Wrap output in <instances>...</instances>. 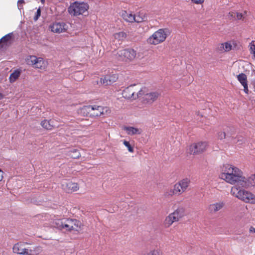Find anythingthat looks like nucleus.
Instances as JSON below:
<instances>
[{"label":"nucleus","mask_w":255,"mask_h":255,"mask_svg":"<svg viewBox=\"0 0 255 255\" xmlns=\"http://www.w3.org/2000/svg\"><path fill=\"white\" fill-rule=\"evenodd\" d=\"M223 171L221 175V178L229 183L236 185L232 188L231 194L246 203L255 204V196L240 188L254 186L255 185V173L247 178L243 176V172L240 169L228 164L224 165Z\"/></svg>","instance_id":"f257e3e1"},{"label":"nucleus","mask_w":255,"mask_h":255,"mask_svg":"<svg viewBox=\"0 0 255 255\" xmlns=\"http://www.w3.org/2000/svg\"><path fill=\"white\" fill-rule=\"evenodd\" d=\"M55 227L60 230L69 231H77V228L80 226L81 223L76 219H62L55 220Z\"/></svg>","instance_id":"f03ea898"},{"label":"nucleus","mask_w":255,"mask_h":255,"mask_svg":"<svg viewBox=\"0 0 255 255\" xmlns=\"http://www.w3.org/2000/svg\"><path fill=\"white\" fill-rule=\"evenodd\" d=\"M170 34V30L168 28L159 29L147 39V42L150 44L157 45L164 41Z\"/></svg>","instance_id":"7ed1b4c3"},{"label":"nucleus","mask_w":255,"mask_h":255,"mask_svg":"<svg viewBox=\"0 0 255 255\" xmlns=\"http://www.w3.org/2000/svg\"><path fill=\"white\" fill-rule=\"evenodd\" d=\"M184 213L185 211L183 208H178L173 213H170L166 217L164 221L165 227L168 228L173 223L179 221L184 216Z\"/></svg>","instance_id":"20e7f679"},{"label":"nucleus","mask_w":255,"mask_h":255,"mask_svg":"<svg viewBox=\"0 0 255 255\" xmlns=\"http://www.w3.org/2000/svg\"><path fill=\"white\" fill-rule=\"evenodd\" d=\"M88 8L89 5L87 3L75 1L70 4L68 10L70 14L77 16L84 13Z\"/></svg>","instance_id":"39448f33"},{"label":"nucleus","mask_w":255,"mask_h":255,"mask_svg":"<svg viewBox=\"0 0 255 255\" xmlns=\"http://www.w3.org/2000/svg\"><path fill=\"white\" fill-rule=\"evenodd\" d=\"M136 55V51L133 49H125L119 50L116 55L119 61L130 62L133 60Z\"/></svg>","instance_id":"423d86ee"},{"label":"nucleus","mask_w":255,"mask_h":255,"mask_svg":"<svg viewBox=\"0 0 255 255\" xmlns=\"http://www.w3.org/2000/svg\"><path fill=\"white\" fill-rule=\"evenodd\" d=\"M28 65L32 66L35 68L44 69L46 68L47 63L42 58L37 57L35 56H29L26 59Z\"/></svg>","instance_id":"0eeeda50"},{"label":"nucleus","mask_w":255,"mask_h":255,"mask_svg":"<svg viewBox=\"0 0 255 255\" xmlns=\"http://www.w3.org/2000/svg\"><path fill=\"white\" fill-rule=\"evenodd\" d=\"M135 86V84L131 85L127 87L122 93L124 98L128 99L135 100L138 97L142 96L143 94V90L141 89L136 94L134 91L133 87Z\"/></svg>","instance_id":"6e6552de"},{"label":"nucleus","mask_w":255,"mask_h":255,"mask_svg":"<svg viewBox=\"0 0 255 255\" xmlns=\"http://www.w3.org/2000/svg\"><path fill=\"white\" fill-rule=\"evenodd\" d=\"M25 244L27 243L19 242L15 244L12 248L13 253L21 255H36L38 254L34 250L26 249L24 247Z\"/></svg>","instance_id":"1a4fd4ad"},{"label":"nucleus","mask_w":255,"mask_h":255,"mask_svg":"<svg viewBox=\"0 0 255 255\" xmlns=\"http://www.w3.org/2000/svg\"><path fill=\"white\" fill-rule=\"evenodd\" d=\"M190 180L188 178H185L176 183L173 186V189L176 195H180L184 192L189 186Z\"/></svg>","instance_id":"9d476101"},{"label":"nucleus","mask_w":255,"mask_h":255,"mask_svg":"<svg viewBox=\"0 0 255 255\" xmlns=\"http://www.w3.org/2000/svg\"><path fill=\"white\" fill-rule=\"evenodd\" d=\"M207 143L206 142L200 141L193 143L189 147L190 154H198L204 152L207 147Z\"/></svg>","instance_id":"9b49d317"},{"label":"nucleus","mask_w":255,"mask_h":255,"mask_svg":"<svg viewBox=\"0 0 255 255\" xmlns=\"http://www.w3.org/2000/svg\"><path fill=\"white\" fill-rule=\"evenodd\" d=\"M50 28L53 32L60 33L67 31L68 25L63 22H55L50 25Z\"/></svg>","instance_id":"f8f14e48"},{"label":"nucleus","mask_w":255,"mask_h":255,"mask_svg":"<svg viewBox=\"0 0 255 255\" xmlns=\"http://www.w3.org/2000/svg\"><path fill=\"white\" fill-rule=\"evenodd\" d=\"M143 102L144 103L151 104L155 102L160 95L158 92H151L144 94L143 92Z\"/></svg>","instance_id":"ddd939ff"},{"label":"nucleus","mask_w":255,"mask_h":255,"mask_svg":"<svg viewBox=\"0 0 255 255\" xmlns=\"http://www.w3.org/2000/svg\"><path fill=\"white\" fill-rule=\"evenodd\" d=\"M93 107L92 109V117H99L104 115L105 114L109 113V109L107 107L97 106L96 105H92Z\"/></svg>","instance_id":"4468645a"},{"label":"nucleus","mask_w":255,"mask_h":255,"mask_svg":"<svg viewBox=\"0 0 255 255\" xmlns=\"http://www.w3.org/2000/svg\"><path fill=\"white\" fill-rule=\"evenodd\" d=\"M63 189L68 193L76 191L79 189L77 183L71 181H65L62 184Z\"/></svg>","instance_id":"2eb2a0df"},{"label":"nucleus","mask_w":255,"mask_h":255,"mask_svg":"<svg viewBox=\"0 0 255 255\" xmlns=\"http://www.w3.org/2000/svg\"><path fill=\"white\" fill-rule=\"evenodd\" d=\"M118 78L116 74L107 75L101 78V82L105 85H109L116 82Z\"/></svg>","instance_id":"dca6fc26"},{"label":"nucleus","mask_w":255,"mask_h":255,"mask_svg":"<svg viewBox=\"0 0 255 255\" xmlns=\"http://www.w3.org/2000/svg\"><path fill=\"white\" fill-rule=\"evenodd\" d=\"M225 205L224 202H219L211 204L208 206V211L211 213H215L220 211Z\"/></svg>","instance_id":"f3484780"},{"label":"nucleus","mask_w":255,"mask_h":255,"mask_svg":"<svg viewBox=\"0 0 255 255\" xmlns=\"http://www.w3.org/2000/svg\"><path fill=\"white\" fill-rule=\"evenodd\" d=\"M124 129L127 132L128 134L130 135L140 134L141 133V129L132 127H125L124 128Z\"/></svg>","instance_id":"a211bd4d"},{"label":"nucleus","mask_w":255,"mask_h":255,"mask_svg":"<svg viewBox=\"0 0 255 255\" xmlns=\"http://www.w3.org/2000/svg\"><path fill=\"white\" fill-rule=\"evenodd\" d=\"M92 105L85 106L83 107L80 110V113L84 116L92 117Z\"/></svg>","instance_id":"6ab92c4d"},{"label":"nucleus","mask_w":255,"mask_h":255,"mask_svg":"<svg viewBox=\"0 0 255 255\" xmlns=\"http://www.w3.org/2000/svg\"><path fill=\"white\" fill-rule=\"evenodd\" d=\"M233 132H234V131H232V132L230 134H229L228 132L226 133L225 132H222V131L219 132L218 133V137L219 139H220L221 140L226 138V140L228 142H229V141H231V135H233Z\"/></svg>","instance_id":"aec40b11"},{"label":"nucleus","mask_w":255,"mask_h":255,"mask_svg":"<svg viewBox=\"0 0 255 255\" xmlns=\"http://www.w3.org/2000/svg\"><path fill=\"white\" fill-rule=\"evenodd\" d=\"M134 15L131 13L127 12L126 11H124L122 12V16L123 18L127 21L129 22H134Z\"/></svg>","instance_id":"412c9836"},{"label":"nucleus","mask_w":255,"mask_h":255,"mask_svg":"<svg viewBox=\"0 0 255 255\" xmlns=\"http://www.w3.org/2000/svg\"><path fill=\"white\" fill-rule=\"evenodd\" d=\"M134 21L139 23L146 19V16L143 12H139L138 14L134 15Z\"/></svg>","instance_id":"4be33fe9"},{"label":"nucleus","mask_w":255,"mask_h":255,"mask_svg":"<svg viewBox=\"0 0 255 255\" xmlns=\"http://www.w3.org/2000/svg\"><path fill=\"white\" fill-rule=\"evenodd\" d=\"M231 141L230 142L233 143L238 144V145L242 144L245 141L244 138L241 136H238L234 138L233 136L231 135Z\"/></svg>","instance_id":"5701e85b"},{"label":"nucleus","mask_w":255,"mask_h":255,"mask_svg":"<svg viewBox=\"0 0 255 255\" xmlns=\"http://www.w3.org/2000/svg\"><path fill=\"white\" fill-rule=\"evenodd\" d=\"M20 74V72L16 70L12 73L9 76V81L11 83L14 82L19 77Z\"/></svg>","instance_id":"b1692460"},{"label":"nucleus","mask_w":255,"mask_h":255,"mask_svg":"<svg viewBox=\"0 0 255 255\" xmlns=\"http://www.w3.org/2000/svg\"><path fill=\"white\" fill-rule=\"evenodd\" d=\"M237 79L242 85L247 84V78L245 74H239L237 76Z\"/></svg>","instance_id":"393cba45"},{"label":"nucleus","mask_w":255,"mask_h":255,"mask_svg":"<svg viewBox=\"0 0 255 255\" xmlns=\"http://www.w3.org/2000/svg\"><path fill=\"white\" fill-rule=\"evenodd\" d=\"M232 46L230 42H226L222 43L220 46V50H224L225 51H229L232 49Z\"/></svg>","instance_id":"a878e982"},{"label":"nucleus","mask_w":255,"mask_h":255,"mask_svg":"<svg viewBox=\"0 0 255 255\" xmlns=\"http://www.w3.org/2000/svg\"><path fill=\"white\" fill-rule=\"evenodd\" d=\"M127 36V34L123 31H121L118 33H116L114 34V37L115 39L118 40H124Z\"/></svg>","instance_id":"bb28decb"},{"label":"nucleus","mask_w":255,"mask_h":255,"mask_svg":"<svg viewBox=\"0 0 255 255\" xmlns=\"http://www.w3.org/2000/svg\"><path fill=\"white\" fill-rule=\"evenodd\" d=\"M41 125L43 128L48 130L51 129L53 127V126L51 125L50 121L45 120L41 122Z\"/></svg>","instance_id":"cd10ccee"},{"label":"nucleus","mask_w":255,"mask_h":255,"mask_svg":"<svg viewBox=\"0 0 255 255\" xmlns=\"http://www.w3.org/2000/svg\"><path fill=\"white\" fill-rule=\"evenodd\" d=\"M69 154L71 157L74 159L79 158L81 156L79 151L76 149H73L70 150Z\"/></svg>","instance_id":"c85d7f7f"},{"label":"nucleus","mask_w":255,"mask_h":255,"mask_svg":"<svg viewBox=\"0 0 255 255\" xmlns=\"http://www.w3.org/2000/svg\"><path fill=\"white\" fill-rule=\"evenodd\" d=\"M12 33H9L6 35H5V36H3L0 39V42H7L8 41H9L11 37H12Z\"/></svg>","instance_id":"c756f323"},{"label":"nucleus","mask_w":255,"mask_h":255,"mask_svg":"<svg viewBox=\"0 0 255 255\" xmlns=\"http://www.w3.org/2000/svg\"><path fill=\"white\" fill-rule=\"evenodd\" d=\"M164 195L165 197H168L172 196L173 195H176V194H175V192H174V190L173 188V189H171L169 190L166 191L164 193Z\"/></svg>","instance_id":"7c9ffc66"},{"label":"nucleus","mask_w":255,"mask_h":255,"mask_svg":"<svg viewBox=\"0 0 255 255\" xmlns=\"http://www.w3.org/2000/svg\"><path fill=\"white\" fill-rule=\"evenodd\" d=\"M123 143L128 148V150L130 152H133V149L128 141L124 140Z\"/></svg>","instance_id":"2f4dec72"},{"label":"nucleus","mask_w":255,"mask_h":255,"mask_svg":"<svg viewBox=\"0 0 255 255\" xmlns=\"http://www.w3.org/2000/svg\"><path fill=\"white\" fill-rule=\"evenodd\" d=\"M40 14H41V10L40 9V8H39L37 11H36V12L35 13V15L34 17V20L35 21H36L39 17V16H40Z\"/></svg>","instance_id":"473e14b6"},{"label":"nucleus","mask_w":255,"mask_h":255,"mask_svg":"<svg viewBox=\"0 0 255 255\" xmlns=\"http://www.w3.org/2000/svg\"><path fill=\"white\" fill-rule=\"evenodd\" d=\"M147 255H160V252L158 250H152L147 254Z\"/></svg>","instance_id":"72a5a7b5"},{"label":"nucleus","mask_w":255,"mask_h":255,"mask_svg":"<svg viewBox=\"0 0 255 255\" xmlns=\"http://www.w3.org/2000/svg\"><path fill=\"white\" fill-rule=\"evenodd\" d=\"M244 14H243L242 13L236 12V17H235V19H238V20L241 19L243 17Z\"/></svg>","instance_id":"f704fd0d"},{"label":"nucleus","mask_w":255,"mask_h":255,"mask_svg":"<svg viewBox=\"0 0 255 255\" xmlns=\"http://www.w3.org/2000/svg\"><path fill=\"white\" fill-rule=\"evenodd\" d=\"M228 17L230 19L235 18L236 12L233 11L229 12L228 14Z\"/></svg>","instance_id":"c9c22d12"},{"label":"nucleus","mask_w":255,"mask_h":255,"mask_svg":"<svg viewBox=\"0 0 255 255\" xmlns=\"http://www.w3.org/2000/svg\"><path fill=\"white\" fill-rule=\"evenodd\" d=\"M194 3L200 4L204 2V0H191Z\"/></svg>","instance_id":"e433bc0d"},{"label":"nucleus","mask_w":255,"mask_h":255,"mask_svg":"<svg viewBox=\"0 0 255 255\" xmlns=\"http://www.w3.org/2000/svg\"><path fill=\"white\" fill-rule=\"evenodd\" d=\"M244 87V91L246 93L248 94L249 92L248 87V84H246L245 85H243Z\"/></svg>","instance_id":"4c0bfd02"},{"label":"nucleus","mask_w":255,"mask_h":255,"mask_svg":"<svg viewBox=\"0 0 255 255\" xmlns=\"http://www.w3.org/2000/svg\"><path fill=\"white\" fill-rule=\"evenodd\" d=\"M251 49L253 52V53L254 54V51H255V44L252 43H251Z\"/></svg>","instance_id":"58836bf2"},{"label":"nucleus","mask_w":255,"mask_h":255,"mask_svg":"<svg viewBox=\"0 0 255 255\" xmlns=\"http://www.w3.org/2000/svg\"><path fill=\"white\" fill-rule=\"evenodd\" d=\"M249 231H250V233H255V228H254L253 227H251L250 228Z\"/></svg>","instance_id":"ea45409f"},{"label":"nucleus","mask_w":255,"mask_h":255,"mask_svg":"<svg viewBox=\"0 0 255 255\" xmlns=\"http://www.w3.org/2000/svg\"><path fill=\"white\" fill-rule=\"evenodd\" d=\"M3 171L0 169V181H1L3 178Z\"/></svg>","instance_id":"a19ab883"},{"label":"nucleus","mask_w":255,"mask_h":255,"mask_svg":"<svg viewBox=\"0 0 255 255\" xmlns=\"http://www.w3.org/2000/svg\"><path fill=\"white\" fill-rule=\"evenodd\" d=\"M24 3V0H18L17 2L18 6H19L20 4H23Z\"/></svg>","instance_id":"79ce46f5"},{"label":"nucleus","mask_w":255,"mask_h":255,"mask_svg":"<svg viewBox=\"0 0 255 255\" xmlns=\"http://www.w3.org/2000/svg\"><path fill=\"white\" fill-rule=\"evenodd\" d=\"M3 98L2 94L0 92V100Z\"/></svg>","instance_id":"37998d69"},{"label":"nucleus","mask_w":255,"mask_h":255,"mask_svg":"<svg viewBox=\"0 0 255 255\" xmlns=\"http://www.w3.org/2000/svg\"><path fill=\"white\" fill-rule=\"evenodd\" d=\"M81 74V73H80V72H76V73H75V74H76V75H79V74Z\"/></svg>","instance_id":"c03bdc74"},{"label":"nucleus","mask_w":255,"mask_h":255,"mask_svg":"<svg viewBox=\"0 0 255 255\" xmlns=\"http://www.w3.org/2000/svg\"><path fill=\"white\" fill-rule=\"evenodd\" d=\"M41 2H42V3H44V0H41Z\"/></svg>","instance_id":"a18cd8bd"},{"label":"nucleus","mask_w":255,"mask_h":255,"mask_svg":"<svg viewBox=\"0 0 255 255\" xmlns=\"http://www.w3.org/2000/svg\"><path fill=\"white\" fill-rule=\"evenodd\" d=\"M246 13H247V12H246V11H245V12H244V14H246Z\"/></svg>","instance_id":"49530a36"},{"label":"nucleus","mask_w":255,"mask_h":255,"mask_svg":"<svg viewBox=\"0 0 255 255\" xmlns=\"http://www.w3.org/2000/svg\"><path fill=\"white\" fill-rule=\"evenodd\" d=\"M254 54L255 55V51H254Z\"/></svg>","instance_id":"de8ad7c7"}]
</instances>
